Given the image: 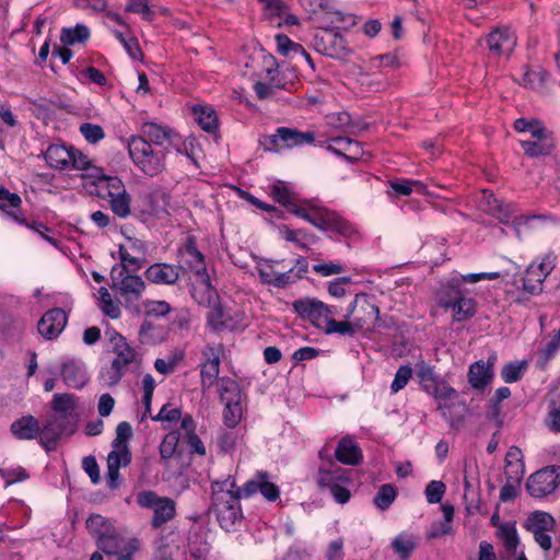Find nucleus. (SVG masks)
<instances>
[{"instance_id": "obj_1", "label": "nucleus", "mask_w": 560, "mask_h": 560, "mask_svg": "<svg viewBox=\"0 0 560 560\" xmlns=\"http://www.w3.org/2000/svg\"><path fill=\"white\" fill-rule=\"evenodd\" d=\"M77 398L72 394H55L51 416L42 428L40 443L47 450H54L63 434H72L77 429Z\"/></svg>"}, {"instance_id": "obj_2", "label": "nucleus", "mask_w": 560, "mask_h": 560, "mask_svg": "<svg viewBox=\"0 0 560 560\" xmlns=\"http://www.w3.org/2000/svg\"><path fill=\"white\" fill-rule=\"evenodd\" d=\"M211 489L218 521L222 528L228 532L232 530L235 524L242 520L241 490L232 476L221 481H213Z\"/></svg>"}, {"instance_id": "obj_3", "label": "nucleus", "mask_w": 560, "mask_h": 560, "mask_svg": "<svg viewBox=\"0 0 560 560\" xmlns=\"http://www.w3.org/2000/svg\"><path fill=\"white\" fill-rule=\"evenodd\" d=\"M128 151L133 163L147 175L155 176L164 170V150L153 148L143 137H131Z\"/></svg>"}, {"instance_id": "obj_4", "label": "nucleus", "mask_w": 560, "mask_h": 560, "mask_svg": "<svg viewBox=\"0 0 560 560\" xmlns=\"http://www.w3.org/2000/svg\"><path fill=\"white\" fill-rule=\"evenodd\" d=\"M136 501L142 509L153 511L151 527L159 529L176 516V502L168 497H160L154 491L145 490L137 494Z\"/></svg>"}, {"instance_id": "obj_5", "label": "nucleus", "mask_w": 560, "mask_h": 560, "mask_svg": "<svg viewBox=\"0 0 560 560\" xmlns=\"http://www.w3.org/2000/svg\"><path fill=\"white\" fill-rule=\"evenodd\" d=\"M116 358L112 362L110 370L106 372L109 385H117L124 375L125 368L137 359L136 350L130 347L126 338L117 331H106Z\"/></svg>"}, {"instance_id": "obj_6", "label": "nucleus", "mask_w": 560, "mask_h": 560, "mask_svg": "<svg viewBox=\"0 0 560 560\" xmlns=\"http://www.w3.org/2000/svg\"><path fill=\"white\" fill-rule=\"evenodd\" d=\"M113 288L117 289L126 301H137L145 289L140 276L130 275L124 267H113L110 271Z\"/></svg>"}, {"instance_id": "obj_7", "label": "nucleus", "mask_w": 560, "mask_h": 560, "mask_svg": "<svg viewBox=\"0 0 560 560\" xmlns=\"http://www.w3.org/2000/svg\"><path fill=\"white\" fill-rule=\"evenodd\" d=\"M380 310L366 294H358L349 307L345 318L353 319L360 329L374 326L378 319Z\"/></svg>"}, {"instance_id": "obj_8", "label": "nucleus", "mask_w": 560, "mask_h": 560, "mask_svg": "<svg viewBox=\"0 0 560 560\" xmlns=\"http://www.w3.org/2000/svg\"><path fill=\"white\" fill-rule=\"evenodd\" d=\"M559 469L549 466L530 475L526 482L528 493L534 498H544L552 493L559 485Z\"/></svg>"}, {"instance_id": "obj_9", "label": "nucleus", "mask_w": 560, "mask_h": 560, "mask_svg": "<svg viewBox=\"0 0 560 560\" xmlns=\"http://www.w3.org/2000/svg\"><path fill=\"white\" fill-rule=\"evenodd\" d=\"M221 353V345H207L201 352L203 361L200 365V376L203 392L210 389L214 384L218 385V381L220 380L218 376L220 372Z\"/></svg>"}, {"instance_id": "obj_10", "label": "nucleus", "mask_w": 560, "mask_h": 560, "mask_svg": "<svg viewBox=\"0 0 560 560\" xmlns=\"http://www.w3.org/2000/svg\"><path fill=\"white\" fill-rule=\"evenodd\" d=\"M555 268V256L547 254L539 264H532L523 278V288L530 294L542 291V283Z\"/></svg>"}, {"instance_id": "obj_11", "label": "nucleus", "mask_w": 560, "mask_h": 560, "mask_svg": "<svg viewBox=\"0 0 560 560\" xmlns=\"http://www.w3.org/2000/svg\"><path fill=\"white\" fill-rule=\"evenodd\" d=\"M292 305L301 318L310 320L319 328L323 327L327 316L334 314L328 305L316 299H299Z\"/></svg>"}, {"instance_id": "obj_12", "label": "nucleus", "mask_w": 560, "mask_h": 560, "mask_svg": "<svg viewBox=\"0 0 560 560\" xmlns=\"http://www.w3.org/2000/svg\"><path fill=\"white\" fill-rule=\"evenodd\" d=\"M310 223L323 231H332L342 236H350L354 232L347 220L327 209L314 210Z\"/></svg>"}, {"instance_id": "obj_13", "label": "nucleus", "mask_w": 560, "mask_h": 560, "mask_svg": "<svg viewBox=\"0 0 560 560\" xmlns=\"http://www.w3.org/2000/svg\"><path fill=\"white\" fill-rule=\"evenodd\" d=\"M315 140V135L312 131H298L296 129H291L287 127H281L277 129V132L271 136L265 137L261 142L267 150H276L278 142L281 141L288 148H292L295 145H301L303 143H312Z\"/></svg>"}, {"instance_id": "obj_14", "label": "nucleus", "mask_w": 560, "mask_h": 560, "mask_svg": "<svg viewBox=\"0 0 560 560\" xmlns=\"http://www.w3.org/2000/svg\"><path fill=\"white\" fill-rule=\"evenodd\" d=\"M179 255L187 267L200 279V282L210 288V277L207 271L205 256L198 250L194 237L187 238L185 246L179 249Z\"/></svg>"}, {"instance_id": "obj_15", "label": "nucleus", "mask_w": 560, "mask_h": 560, "mask_svg": "<svg viewBox=\"0 0 560 560\" xmlns=\"http://www.w3.org/2000/svg\"><path fill=\"white\" fill-rule=\"evenodd\" d=\"M276 264H278L277 260L265 259L262 264L258 265L257 271L260 280L264 283L273 285L276 288H285L298 281L296 277L294 276V270L289 269L285 272L275 271L273 268Z\"/></svg>"}, {"instance_id": "obj_16", "label": "nucleus", "mask_w": 560, "mask_h": 560, "mask_svg": "<svg viewBox=\"0 0 560 560\" xmlns=\"http://www.w3.org/2000/svg\"><path fill=\"white\" fill-rule=\"evenodd\" d=\"M67 314L61 308H52L46 312L38 322V332L46 339L57 338L67 324Z\"/></svg>"}, {"instance_id": "obj_17", "label": "nucleus", "mask_w": 560, "mask_h": 560, "mask_svg": "<svg viewBox=\"0 0 560 560\" xmlns=\"http://www.w3.org/2000/svg\"><path fill=\"white\" fill-rule=\"evenodd\" d=\"M495 208L490 210V214L495 217L500 222L509 224L512 222L516 236L522 237L523 228L527 226L534 219H542V215H520L513 218L514 209L512 205H506L500 201L494 205Z\"/></svg>"}, {"instance_id": "obj_18", "label": "nucleus", "mask_w": 560, "mask_h": 560, "mask_svg": "<svg viewBox=\"0 0 560 560\" xmlns=\"http://www.w3.org/2000/svg\"><path fill=\"white\" fill-rule=\"evenodd\" d=\"M182 271H184L182 266L159 262L145 270V277L153 283L172 285L178 281Z\"/></svg>"}, {"instance_id": "obj_19", "label": "nucleus", "mask_w": 560, "mask_h": 560, "mask_svg": "<svg viewBox=\"0 0 560 560\" xmlns=\"http://www.w3.org/2000/svg\"><path fill=\"white\" fill-rule=\"evenodd\" d=\"M487 45L494 56L510 55L516 45V37L509 28H495L488 35Z\"/></svg>"}, {"instance_id": "obj_20", "label": "nucleus", "mask_w": 560, "mask_h": 560, "mask_svg": "<svg viewBox=\"0 0 560 560\" xmlns=\"http://www.w3.org/2000/svg\"><path fill=\"white\" fill-rule=\"evenodd\" d=\"M61 377L66 386L80 389L89 382L84 363L77 360H68L61 366Z\"/></svg>"}, {"instance_id": "obj_21", "label": "nucleus", "mask_w": 560, "mask_h": 560, "mask_svg": "<svg viewBox=\"0 0 560 560\" xmlns=\"http://www.w3.org/2000/svg\"><path fill=\"white\" fill-rule=\"evenodd\" d=\"M520 144L524 150L525 155L528 158L546 156L549 155L555 149L552 133L542 137L520 140Z\"/></svg>"}, {"instance_id": "obj_22", "label": "nucleus", "mask_w": 560, "mask_h": 560, "mask_svg": "<svg viewBox=\"0 0 560 560\" xmlns=\"http://www.w3.org/2000/svg\"><path fill=\"white\" fill-rule=\"evenodd\" d=\"M493 359H489L487 363L477 361L470 365L468 371L469 384L476 389H482L490 383L493 376Z\"/></svg>"}, {"instance_id": "obj_23", "label": "nucleus", "mask_w": 560, "mask_h": 560, "mask_svg": "<svg viewBox=\"0 0 560 560\" xmlns=\"http://www.w3.org/2000/svg\"><path fill=\"white\" fill-rule=\"evenodd\" d=\"M335 456L340 463L351 466H355L362 460L361 448L349 436H345L339 441Z\"/></svg>"}, {"instance_id": "obj_24", "label": "nucleus", "mask_w": 560, "mask_h": 560, "mask_svg": "<svg viewBox=\"0 0 560 560\" xmlns=\"http://www.w3.org/2000/svg\"><path fill=\"white\" fill-rule=\"evenodd\" d=\"M328 150L348 160H358L362 153L360 143L349 137L331 138Z\"/></svg>"}, {"instance_id": "obj_25", "label": "nucleus", "mask_w": 560, "mask_h": 560, "mask_svg": "<svg viewBox=\"0 0 560 560\" xmlns=\"http://www.w3.org/2000/svg\"><path fill=\"white\" fill-rule=\"evenodd\" d=\"M12 434L20 440H32L37 435L40 436L42 429L36 418L25 416L11 424Z\"/></svg>"}, {"instance_id": "obj_26", "label": "nucleus", "mask_w": 560, "mask_h": 560, "mask_svg": "<svg viewBox=\"0 0 560 560\" xmlns=\"http://www.w3.org/2000/svg\"><path fill=\"white\" fill-rule=\"evenodd\" d=\"M462 281L458 279H452L445 284H442L436 292V300L440 306L448 308L454 306L463 296Z\"/></svg>"}, {"instance_id": "obj_27", "label": "nucleus", "mask_w": 560, "mask_h": 560, "mask_svg": "<svg viewBox=\"0 0 560 560\" xmlns=\"http://www.w3.org/2000/svg\"><path fill=\"white\" fill-rule=\"evenodd\" d=\"M72 148L66 145H49L45 153L47 163L55 168H67L70 166Z\"/></svg>"}, {"instance_id": "obj_28", "label": "nucleus", "mask_w": 560, "mask_h": 560, "mask_svg": "<svg viewBox=\"0 0 560 560\" xmlns=\"http://www.w3.org/2000/svg\"><path fill=\"white\" fill-rule=\"evenodd\" d=\"M556 527L555 518L547 512L536 511L532 513L526 521V528L533 533L553 532Z\"/></svg>"}, {"instance_id": "obj_29", "label": "nucleus", "mask_w": 560, "mask_h": 560, "mask_svg": "<svg viewBox=\"0 0 560 560\" xmlns=\"http://www.w3.org/2000/svg\"><path fill=\"white\" fill-rule=\"evenodd\" d=\"M149 143L155 147H163L170 141L171 129L167 127L159 126L154 122H145L142 126V136Z\"/></svg>"}, {"instance_id": "obj_30", "label": "nucleus", "mask_w": 560, "mask_h": 560, "mask_svg": "<svg viewBox=\"0 0 560 560\" xmlns=\"http://www.w3.org/2000/svg\"><path fill=\"white\" fill-rule=\"evenodd\" d=\"M514 129L521 133H529L532 138L551 135L550 131L540 120L535 118H518L514 121Z\"/></svg>"}, {"instance_id": "obj_31", "label": "nucleus", "mask_w": 560, "mask_h": 560, "mask_svg": "<svg viewBox=\"0 0 560 560\" xmlns=\"http://www.w3.org/2000/svg\"><path fill=\"white\" fill-rule=\"evenodd\" d=\"M217 386L221 402H236L242 400L241 388L236 381L230 377H221Z\"/></svg>"}, {"instance_id": "obj_32", "label": "nucleus", "mask_w": 560, "mask_h": 560, "mask_svg": "<svg viewBox=\"0 0 560 560\" xmlns=\"http://www.w3.org/2000/svg\"><path fill=\"white\" fill-rule=\"evenodd\" d=\"M147 199L149 201V213L154 215L168 213L171 196L166 191L154 189L148 194Z\"/></svg>"}, {"instance_id": "obj_33", "label": "nucleus", "mask_w": 560, "mask_h": 560, "mask_svg": "<svg viewBox=\"0 0 560 560\" xmlns=\"http://www.w3.org/2000/svg\"><path fill=\"white\" fill-rule=\"evenodd\" d=\"M521 450L516 446H511L505 455V475L509 479L515 478L516 481L523 475V463L521 459Z\"/></svg>"}, {"instance_id": "obj_34", "label": "nucleus", "mask_w": 560, "mask_h": 560, "mask_svg": "<svg viewBox=\"0 0 560 560\" xmlns=\"http://www.w3.org/2000/svg\"><path fill=\"white\" fill-rule=\"evenodd\" d=\"M328 315L322 329L325 330L326 334H339L342 336H354V334L359 330V328L354 325L353 319L349 322L346 320L338 322Z\"/></svg>"}, {"instance_id": "obj_35", "label": "nucleus", "mask_w": 560, "mask_h": 560, "mask_svg": "<svg viewBox=\"0 0 560 560\" xmlns=\"http://www.w3.org/2000/svg\"><path fill=\"white\" fill-rule=\"evenodd\" d=\"M109 205L112 211L120 217L127 218L130 213L131 197L127 191L124 192H109Z\"/></svg>"}, {"instance_id": "obj_36", "label": "nucleus", "mask_w": 560, "mask_h": 560, "mask_svg": "<svg viewBox=\"0 0 560 560\" xmlns=\"http://www.w3.org/2000/svg\"><path fill=\"white\" fill-rule=\"evenodd\" d=\"M163 335V329L155 326L148 318L144 319L139 329V339L144 345H155L161 342L164 338Z\"/></svg>"}, {"instance_id": "obj_37", "label": "nucleus", "mask_w": 560, "mask_h": 560, "mask_svg": "<svg viewBox=\"0 0 560 560\" xmlns=\"http://www.w3.org/2000/svg\"><path fill=\"white\" fill-rule=\"evenodd\" d=\"M127 541L124 538L108 533L97 539V547L108 557L117 556Z\"/></svg>"}, {"instance_id": "obj_38", "label": "nucleus", "mask_w": 560, "mask_h": 560, "mask_svg": "<svg viewBox=\"0 0 560 560\" xmlns=\"http://www.w3.org/2000/svg\"><path fill=\"white\" fill-rule=\"evenodd\" d=\"M90 37V30L83 24H77L73 28H62L60 40L65 45L84 43Z\"/></svg>"}, {"instance_id": "obj_39", "label": "nucleus", "mask_w": 560, "mask_h": 560, "mask_svg": "<svg viewBox=\"0 0 560 560\" xmlns=\"http://www.w3.org/2000/svg\"><path fill=\"white\" fill-rule=\"evenodd\" d=\"M392 548L401 560H407L416 548L415 538L410 535L400 534L392 541Z\"/></svg>"}, {"instance_id": "obj_40", "label": "nucleus", "mask_w": 560, "mask_h": 560, "mask_svg": "<svg viewBox=\"0 0 560 560\" xmlns=\"http://www.w3.org/2000/svg\"><path fill=\"white\" fill-rule=\"evenodd\" d=\"M328 124L334 128L340 129L347 135H355L357 124L351 119V116L346 113H336L327 116Z\"/></svg>"}, {"instance_id": "obj_41", "label": "nucleus", "mask_w": 560, "mask_h": 560, "mask_svg": "<svg viewBox=\"0 0 560 560\" xmlns=\"http://www.w3.org/2000/svg\"><path fill=\"white\" fill-rule=\"evenodd\" d=\"M195 115L197 116V121L200 127L208 131L214 132L218 128V119L213 109L200 107L199 109L196 107L194 109Z\"/></svg>"}, {"instance_id": "obj_42", "label": "nucleus", "mask_w": 560, "mask_h": 560, "mask_svg": "<svg viewBox=\"0 0 560 560\" xmlns=\"http://www.w3.org/2000/svg\"><path fill=\"white\" fill-rule=\"evenodd\" d=\"M223 421L226 427L235 428L242 419L243 407L242 401L236 402H223Z\"/></svg>"}, {"instance_id": "obj_43", "label": "nucleus", "mask_w": 560, "mask_h": 560, "mask_svg": "<svg viewBox=\"0 0 560 560\" xmlns=\"http://www.w3.org/2000/svg\"><path fill=\"white\" fill-rule=\"evenodd\" d=\"M86 528L96 538V540L110 533V525L105 517L100 514L91 515L86 520Z\"/></svg>"}, {"instance_id": "obj_44", "label": "nucleus", "mask_w": 560, "mask_h": 560, "mask_svg": "<svg viewBox=\"0 0 560 560\" xmlns=\"http://www.w3.org/2000/svg\"><path fill=\"white\" fill-rule=\"evenodd\" d=\"M454 312V319L457 322H463L475 314V301L469 298L463 296L458 302L452 306Z\"/></svg>"}, {"instance_id": "obj_45", "label": "nucleus", "mask_w": 560, "mask_h": 560, "mask_svg": "<svg viewBox=\"0 0 560 560\" xmlns=\"http://www.w3.org/2000/svg\"><path fill=\"white\" fill-rule=\"evenodd\" d=\"M396 489L394 486L386 483L380 487L376 495L374 497L375 505L382 511L387 510L396 498Z\"/></svg>"}, {"instance_id": "obj_46", "label": "nucleus", "mask_w": 560, "mask_h": 560, "mask_svg": "<svg viewBox=\"0 0 560 560\" xmlns=\"http://www.w3.org/2000/svg\"><path fill=\"white\" fill-rule=\"evenodd\" d=\"M115 37L122 44L128 55L133 60H141L143 57L139 42L135 36L126 37L121 32L114 31Z\"/></svg>"}, {"instance_id": "obj_47", "label": "nucleus", "mask_w": 560, "mask_h": 560, "mask_svg": "<svg viewBox=\"0 0 560 560\" xmlns=\"http://www.w3.org/2000/svg\"><path fill=\"white\" fill-rule=\"evenodd\" d=\"M527 363L525 361L510 362L505 364L501 371V376L505 383H514L522 378Z\"/></svg>"}, {"instance_id": "obj_48", "label": "nucleus", "mask_w": 560, "mask_h": 560, "mask_svg": "<svg viewBox=\"0 0 560 560\" xmlns=\"http://www.w3.org/2000/svg\"><path fill=\"white\" fill-rule=\"evenodd\" d=\"M433 395L439 400V409L446 417V409L448 408L446 400L454 399L457 396L456 390L447 385H435Z\"/></svg>"}, {"instance_id": "obj_49", "label": "nucleus", "mask_w": 560, "mask_h": 560, "mask_svg": "<svg viewBox=\"0 0 560 560\" xmlns=\"http://www.w3.org/2000/svg\"><path fill=\"white\" fill-rule=\"evenodd\" d=\"M392 189L399 196H409L413 188L419 191L424 190V185L419 180L400 179L390 182Z\"/></svg>"}, {"instance_id": "obj_50", "label": "nucleus", "mask_w": 560, "mask_h": 560, "mask_svg": "<svg viewBox=\"0 0 560 560\" xmlns=\"http://www.w3.org/2000/svg\"><path fill=\"white\" fill-rule=\"evenodd\" d=\"M0 477L4 479L5 487H9L14 482L26 480L30 475L23 467L16 466L10 468H0Z\"/></svg>"}, {"instance_id": "obj_51", "label": "nucleus", "mask_w": 560, "mask_h": 560, "mask_svg": "<svg viewBox=\"0 0 560 560\" xmlns=\"http://www.w3.org/2000/svg\"><path fill=\"white\" fill-rule=\"evenodd\" d=\"M131 455L128 448H114L107 456V467L120 468L130 463Z\"/></svg>"}, {"instance_id": "obj_52", "label": "nucleus", "mask_w": 560, "mask_h": 560, "mask_svg": "<svg viewBox=\"0 0 560 560\" xmlns=\"http://www.w3.org/2000/svg\"><path fill=\"white\" fill-rule=\"evenodd\" d=\"M500 537L503 541V545L508 551L511 553L516 552V548L518 546V537L517 532L514 526H501L500 528Z\"/></svg>"}, {"instance_id": "obj_53", "label": "nucleus", "mask_w": 560, "mask_h": 560, "mask_svg": "<svg viewBox=\"0 0 560 560\" xmlns=\"http://www.w3.org/2000/svg\"><path fill=\"white\" fill-rule=\"evenodd\" d=\"M98 293L101 296L103 313L110 318H118L120 316V308L116 303H114L107 289L102 287Z\"/></svg>"}, {"instance_id": "obj_54", "label": "nucleus", "mask_w": 560, "mask_h": 560, "mask_svg": "<svg viewBox=\"0 0 560 560\" xmlns=\"http://www.w3.org/2000/svg\"><path fill=\"white\" fill-rule=\"evenodd\" d=\"M171 310V305L165 301H148L144 303V315L147 318L165 316Z\"/></svg>"}, {"instance_id": "obj_55", "label": "nucleus", "mask_w": 560, "mask_h": 560, "mask_svg": "<svg viewBox=\"0 0 560 560\" xmlns=\"http://www.w3.org/2000/svg\"><path fill=\"white\" fill-rule=\"evenodd\" d=\"M412 376V369L409 365H401L394 377L390 385L392 393L396 394L401 390Z\"/></svg>"}, {"instance_id": "obj_56", "label": "nucleus", "mask_w": 560, "mask_h": 560, "mask_svg": "<svg viewBox=\"0 0 560 560\" xmlns=\"http://www.w3.org/2000/svg\"><path fill=\"white\" fill-rule=\"evenodd\" d=\"M132 435V428L129 422L122 421L116 428V438L113 441V448H128L127 441Z\"/></svg>"}, {"instance_id": "obj_57", "label": "nucleus", "mask_w": 560, "mask_h": 560, "mask_svg": "<svg viewBox=\"0 0 560 560\" xmlns=\"http://www.w3.org/2000/svg\"><path fill=\"white\" fill-rule=\"evenodd\" d=\"M339 467H334V469H318V476H317V485L320 488H332V485H337V480L340 479Z\"/></svg>"}, {"instance_id": "obj_58", "label": "nucleus", "mask_w": 560, "mask_h": 560, "mask_svg": "<svg viewBox=\"0 0 560 560\" xmlns=\"http://www.w3.org/2000/svg\"><path fill=\"white\" fill-rule=\"evenodd\" d=\"M118 253L121 264L116 265L115 267H124L125 270H128V268L131 267L133 271L140 270L142 268L144 262L143 258L130 255L124 246L119 247Z\"/></svg>"}, {"instance_id": "obj_59", "label": "nucleus", "mask_w": 560, "mask_h": 560, "mask_svg": "<svg viewBox=\"0 0 560 560\" xmlns=\"http://www.w3.org/2000/svg\"><path fill=\"white\" fill-rule=\"evenodd\" d=\"M271 196L277 202L288 209L293 203V194L282 183H278L271 187Z\"/></svg>"}, {"instance_id": "obj_60", "label": "nucleus", "mask_w": 560, "mask_h": 560, "mask_svg": "<svg viewBox=\"0 0 560 560\" xmlns=\"http://www.w3.org/2000/svg\"><path fill=\"white\" fill-rule=\"evenodd\" d=\"M126 11L140 14L142 19L147 21H151L153 19V12L147 0H129L126 5Z\"/></svg>"}, {"instance_id": "obj_61", "label": "nucleus", "mask_w": 560, "mask_h": 560, "mask_svg": "<svg viewBox=\"0 0 560 560\" xmlns=\"http://www.w3.org/2000/svg\"><path fill=\"white\" fill-rule=\"evenodd\" d=\"M22 203L21 197L9 191L7 188L0 186V209L8 211L11 209H19Z\"/></svg>"}, {"instance_id": "obj_62", "label": "nucleus", "mask_w": 560, "mask_h": 560, "mask_svg": "<svg viewBox=\"0 0 560 560\" xmlns=\"http://www.w3.org/2000/svg\"><path fill=\"white\" fill-rule=\"evenodd\" d=\"M80 132L90 143H96L105 137L101 126L90 122L82 124L80 126Z\"/></svg>"}, {"instance_id": "obj_63", "label": "nucleus", "mask_w": 560, "mask_h": 560, "mask_svg": "<svg viewBox=\"0 0 560 560\" xmlns=\"http://www.w3.org/2000/svg\"><path fill=\"white\" fill-rule=\"evenodd\" d=\"M178 444V436L176 433H168L165 435L160 444V455L163 459H170L175 454Z\"/></svg>"}, {"instance_id": "obj_64", "label": "nucleus", "mask_w": 560, "mask_h": 560, "mask_svg": "<svg viewBox=\"0 0 560 560\" xmlns=\"http://www.w3.org/2000/svg\"><path fill=\"white\" fill-rule=\"evenodd\" d=\"M560 349V329L556 335L546 343L545 348L538 351L542 365H545Z\"/></svg>"}]
</instances>
